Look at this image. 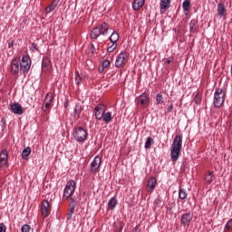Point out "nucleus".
I'll use <instances>...</instances> for the list:
<instances>
[{"label": "nucleus", "mask_w": 232, "mask_h": 232, "mask_svg": "<svg viewBox=\"0 0 232 232\" xmlns=\"http://www.w3.org/2000/svg\"><path fill=\"white\" fill-rule=\"evenodd\" d=\"M191 220H193V213H184L180 218V224H182L185 227H189Z\"/></svg>", "instance_id": "9b49d317"}, {"label": "nucleus", "mask_w": 232, "mask_h": 232, "mask_svg": "<svg viewBox=\"0 0 232 232\" xmlns=\"http://www.w3.org/2000/svg\"><path fill=\"white\" fill-rule=\"evenodd\" d=\"M10 110L15 115H23V113H24L23 107L21 106V104H19L17 102H14L13 104H11Z\"/></svg>", "instance_id": "4468645a"}, {"label": "nucleus", "mask_w": 232, "mask_h": 232, "mask_svg": "<svg viewBox=\"0 0 232 232\" xmlns=\"http://www.w3.org/2000/svg\"><path fill=\"white\" fill-rule=\"evenodd\" d=\"M54 10H55V5H53V4H52L51 5L46 7V9H45L47 14H50V13L53 12Z\"/></svg>", "instance_id": "4c0bfd02"}, {"label": "nucleus", "mask_w": 232, "mask_h": 232, "mask_svg": "<svg viewBox=\"0 0 232 232\" xmlns=\"http://www.w3.org/2000/svg\"><path fill=\"white\" fill-rule=\"evenodd\" d=\"M14 46V42L8 44V48H12Z\"/></svg>", "instance_id": "864d4df0"}, {"label": "nucleus", "mask_w": 232, "mask_h": 232, "mask_svg": "<svg viewBox=\"0 0 232 232\" xmlns=\"http://www.w3.org/2000/svg\"><path fill=\"white\" fill-rule=\"evenodd\" d=\"M154 205L157 207V208H162V200H160V198H157L155 200H154Z\"/></svg>", "instance_id": "e433bc0d"}, {"label": "nucleus", "mask_w": 232, "mask_h": 232, "mask_svg": "<svg viewBox=\"0 0 232 232\" xmlns=\"http://www.w3.org/2000/svg\"><path fill=\"white\" fill-rule=\"evenodd\" d=\"M99 72H100V73H102V72H104V67H100Z\"/></svg>", "instance_id": "5fc2aeb1"}, {"label": "nucleus", "mask_w": 232, "mask_h": 232, "mask_svg": "<svg viewBox=\"0 0 232 232\" xmlns=\"http://www.w3.org/2000/svg\"><path fill=\"white\" fill-rule=\"evenodd\" d=\"M75 191V181L69 180L67 181L65 188L63 189V200H68V198H71L72 195H73V192Z\"/></svg>", "instance_id": "423d86ee"}, {"label": "nucleus", "mask_w": 232, "mask_h": 232, "mask_svg": "<svg viewBox=\"0 0 232 232\" xmlns=\"http://www.w3.org/2000/svg\"><path fill=\"white\" fill-rule=\"evenodd\" d=\"M118 226H119L118 231L122 232V223H118Z\"/></svg>", "instance_id": "09e8293b"}, {"label": "nucleus", "mask_w": 232, "mask_h": 232, "mask_svg": "<svg viewBox=\"0 0 232 232\" xmlns=\"http://www.w3.org/2000/svg\"><path fill=\"white\" fill-rule=\"evenodd\" d=\"M138 104L141 106H150V94L143 92L138 97Z\"/></svg>", "instance_id": "ddd939ff"}, {"label": "nucleus", "mask_w": 232, "mask_h": 232, "mask_svg": "<svg viewBox=\"0 0 232 232\" xmlns=\"http://www.w3.org/2000/svg\"><path fill=\"white\" fill-rule=\"evenodd\" d=\"M108 66H110V61L109 60H105L102 62V68H108Z\"/></svg>", "instance_id": "a19ab883"}, {"label": "nucleus", "mask_w": 232, "mask_h": 232, "mask_svg": "<svg viewBox=\"0 0 232 232\" xmlns=\"http://www.w3.org/2000/svg\"><path fill=\"white\" fill-rule=\"evenodd\" d=\"M148 191L149 193H153L155 191V188H157V179L155 177H151L148 181Z\"/></svg>", "instance_id": "f3484780"}, {"label": "nucleus", "mask_w": 232, "mask_h": 232, "mask_svg": "<svg viewBox=\"0 0 232 232\" xmlns=\"http://www.w3.org/2000/svg\"><path fill=\"white\" fill-rule=\"evenodd\" d=\"M102 162V160L99 156H95L90 164L91 172H92L94 175L96 173H99V171H101Z\"/></svg>", "instance_id": "6e6552de"}, {"label": "nucleus", "mask_w": 232, "mask_h": 232, "mask_svg": "<svg viewBox=\"0 0 232 232\" xmlns=\"http://www.w3.org/2000/svg\"><path fill=\"white\" fill-rule=\"evenodd\" d=\"M179 198H180V200H186V198H188V192L186 191V189H179Z\"/></svg>", "instance_id": "393cba45"}, {"label": "nucleus", "mask_w": 232, "mask_h": 232, "mask_svg": "<svg viewBox=\"0 0 232 232\" xmlns=\"http://www.w3.org/2000/svg\"><path fill=\"white\" fill-rule=\"evenodd\" d=\"M30 153H32V149H30V147H26L22 151V159L26 160L28 157H30Z\"/></svg>", "instance_id": "4be33fe9"}, {"label": "nucleus", "mask_w": 232, "mask_h": 232, "mask_svg": "<svg viewBox=\"0 0 232 232\" xmlns=\"http://www.w3.org/2000/svg\"><path fill=\"white\" fill-rule=\"evenodd\" d=\"M82 111V107L80 104H76L73 110L74 118L79 119L81 117Z\"/></svg>", "instance_id": "412c9836"}, {"label": "nucleus", "mask_w": 232, "mask_h": 232, "mask_svg": "<svg viewBox=\"0 0 232 232\" xmlns=\"http://www.w3.org/2000/svg\"><path fill=\"white\" fill-rule=\"evenodd\" d=\"M51 210L52 207H50V202H48V200L46 199L44 200L41 208L43 217H48V215H50Z\"/></svg>", "instance_id": "2eb2a0df"}, {"label": "nucleus", "mask_w": 232, "mask_h": 232, "mask_svg": "<svg viewBox=\"0 0 232 232\" xmlns=\"http://www.w3.org/2000/svg\"><path fill=\"white\" fill-rule=\"evenodd\" d=\"M69 213H70L71 215H73V213H75V207H74V205H72V207H71Z\"/></svg>", "instance_id": "49530a36"}, {"label": "nucleus", "mask_w": 232, "mask_h": 232, "mask_svg": "<svg viewBox=\"0 0 232 232\" xmlns=\"http://www.w3.org/2000/svg\"><path fill=\"white\" fill-rule=\"evenodd\" d=\"M109 209H115L117 208V198H111L108 202Z\"/></svg>", "instance_id": "a878e982"}, {"label": "nucleus", "mask_w": 232, "mask_h": 232, "mask_svg": "<svg viewBox=\"0 0 232 232\" xmlns=\"http://www.w3.org/2000/svg\"><path fill=\"white\" fill-rule=\"evenodd\" d=\"M72 137L76 142H84L88 139V131L82 127L73 129Z\"/></svg>", "instance_id": "20e7f679"}, {"label": "nucleus", "mask_w": 232, "mask_h": 232, "mask_svg": "<svg viewBox=\"0 0 232 232\" xmlns=\"http://www.w3.org/2000/svg\"><path fill=\"white\" fill-rule=\"evenodd\" d=\"M189 6H191V2L189 0H184L182 3L184 12H189Z\"/></svg>", "instance_id": "c756f323"}, {"label": "nucleus", "mask_w": 232, "mask_h": 232, "mask_svg": "<svg viewBox=\"0 0 232 232\" xmlns=\"http://www.w3.org/2000/svg\"><path fill=\"white\" fill-rule=\"evenodd\" d=\"M75 82L77 84V86H79L81 84V79H79L78 77L75 78Z\"/></svg>", "instance_id": "8fccbe9b"}, {"label": "nucleus", "mask_w": 232, "mask_h": 232, "mask_svg": "<svg viewBox=\"0 0 232 232\" xmlns=\"http://www.w3.org/2000/svg\"><path fill=\"white\" fill-rule=\"evenodd\" d=\"M156 104H158V105L164 104V96H162V92L157 93Z\"/></svg>", "instance_id": "cd10ccee"}, {"label": "nucleus", "mask_w": 232, "mask_h": 232, "mask_svg": "<svg viewBox=\"0 0 232 232\" xmlns=\"http://www.w3.org/2000/svg\"><path fill=\"white\" fill-rule=\"evenodd\" d=\"M31 229H32V227H30V225L25 224V225L22 226L21 232H30Z\"/></svg>", "instance_id": "473e14b6"}, {"label": "nucleus", "mask_w": 232, "mask_h": 232, "mask_svg": "<svg viewBox=\"0 0 232 232\" xmlns=\"http://www.w3.org/2000/svg\"><path fill=\"white\" fill-rule=\"evenodd\" d=\"M171 61H173V57H169L165 60L166 64H170Z\"/></svg>", "instance_id": "a18cd8bd"}, {"label": "nucleus", "mask_w": 232, "mask_h": 232, "mask_svg": "<svg viewBox=\"0 0 232 232\" xmlns=\"http://www.w3.org/2000/svg\"><path fill=\"white\" fill-rule=\"evenodd\" d=\"M168 111L169 113H171V111H173V103H171L169 107H168Z\"/></svg>", "instance_id": "de8ad7c7"}, {"label": "nucleus", "mask_w": 232, "mask_h": 232, "mask_svg": "<svg viewBox=\"0 0 232 232\" xmlns=\"http://www.w3.org/2000/svg\"><path fill=\"white\" fill-rule=\"evenodd\" d=\"M145 0H133L132 8L133 10H140L142 6H144Z\"/></svg>", "instance_id": "6ab92c4d"}, {"label": "nucleus", "mask_w": 232, "mask_h": 232, "mask_svg": "<svg viewBox=\"0 0 232 232\" xmlns=\"http://www.w3.org/2000/svg\"><path fill=\"white\" fill-rule=\"evenodd\" d=\"M128 57L129 54L126 52H121L120 53L115 60V67L116 68H121V66H124L126 63H128Z\"/></svg>", "instance_id": "1a4fd4ad"}, {"label": "nucleus", "mask_w": 232, "mask_h": 232, "mask_svg": "<svg viewBox=\"0 0 232 232\" xmlns=\"http://www.w3.org/2000/svg\"><path fill=\"white\" fill-rule=\"evenodd\" d=\"M91 52L92 53H97V49H95V45L93 44L91 45Z\"/></svg>", "instance_id": "c03bdc74"}, {"label": "nucleus", "mask_w": 232, "mask_h": 232, "mask_svg": "<svg viewBox=\"0 0 232 232\" xmlns=\"http://www.w3.org/2000/svg\"><path fill=\"white\" fill-rule=\"evenodd\" d=\"M31 50L32 52H39V48H37V44H35L34 43L31 44Z\"/></svg>", "instance_id": "ea45409f"}, {"label": "nucleus", "mask_w": 232, "mask_h": 232, "mask_svg": "<svg viewBox=\"0 0 232 232\" xmlns=\"http://www.w3.org/2000/svg\"><path fill=\"white\" fill-rule=\"evenodd\" d=\"M180 151H182V136L176 135L170 150V159L172 162H177V160H179Z\"/></svg>", "instance_id": "f257e3e1"}, {"label": "nucleus", "mask_w": 232, "mask_h": 232, "mask_svg": "<svg viewBox=\"0 0 232 232\" xmlns=\"http://www.w3.org/2000/svg\"><path fill=\"white\" fill-rule=\"evenodd\" d=\"M52 106V103H46L44 102V105H43V110L44 111H48V110H50V107Z\"/></svg>", "instance_id": "58836bf2"}, {"label": "nucleus", "mask_w": 232, "mask_h": 232, "mask_svg": "<svg viewBox=\"0 0 232 232\" xmlns=\"http://www.w3.org/2000/svg\"><path fill=\"white\" fill-rule=\"evenodd\" d=\"M102 119L105 124H110L111 122V112L108 111L104 113Z\"/></svg>", "instance_id": "5701e85b"}, {"label": "nucleus", "mask_w": 232, "mask_h": 232, "mask_svg": "<svg viewBox=\"0 0 232 232\" xmlns=\"http://www.w3.org/2000/svg\"><path fill=\"white\" fill-rule=\"evenodd\" d=\"M73 206L74 208L77 206V201L74 200L73 198H71L70 207H73Z\"/></svg>", "instance_id": "79ce46f5"}, {"label": "nucleus", "mask_w": 232, "mask_h": 232, "mask_svg": "<svg viewBox=\"0 0 232 232\" xmlns=\"http://www.w3.org/2000/svg\"><path fill=\"white\" fill-rule=\"evenodd\" d=\"M226 97V92L220 88H218L215 90L214 92V100H213V104L215 108H220L224 104V101Z\"/></svg>", "instance_id": "39448f33"}, {"label": "nucleus", "mask_w": 232, "mask_h": 232, "mask_svg": "<svg viewBox=\"0 0 232 232\" xmlns=\"http://www.w3.org/2000/svg\"><path fill=\"white\" fill-rule=\"evenodd\" d=\"M115 48H117V44H111V45L107 48V52L111 53V52L115 51Z\"/></svg>", "instance_id": "f704fd0d"}, {"label": "nucleus", "mask_w": 232, "mask_h": 232, "mask_svg": "<svg viewBox=\"0 0 232 232\" xmlns=\"http://www.w3.org/2000/svg\"><path fill=\"white\" fill-rule=\"evenodd\" d=\"M227 12V11L226 10V5L222 3H219L218 5V15L219 17H224L226 15Z\"/></svg>", "instance_id": "a211bd4d"}, {"label": "nucleus", "mask_w": 232, "mask_h": 232, "mask_svg": "<svg viewBox=\"0 0 232 232\" xmlns=\"http://www.w3.org/2000/svg\"><path fill=\"white\" fill-rule=\"evenodd\" d=\"M171 6V0H160V14H164L167 10H169Z\"/></svg>", "instance_id": "dca6fc26"}, {"label": "nucleus", "mask_w": 232, "mask_h": 232, "mask_svg": "<svg viewBox=\"0 0 232 232\" xmlns=\"http://www.w3.org/2000/svg\"><path fill=\"white\" fill-rule=\"evenodd\" d=\"M111 43L117 44V41H119V33L113 32L110 36Z\"/></svg>", "instance_id": "bb28decb"}, {"label": "nucleus", "mask_w": 232, "mask_h": 232, "mask_svg": "<svg viewBox=\"0 0 232 232\" xmlns=\"http://www.w3.org/2000/svg\"><path fill=\"white\" fill-rule=\"evenodd\" d=\"M109 31L110 24H108L106 22H103L91 31L90 38L93 40L99 39L101 35H108Z\"/></svg>", "instance_id": "f03ea898"}, {"label": "nucleus", "mask_w": 232, "mask_h": 232, "mask_svg": "<svg viewBox=\"0 0 232 232\" xmlns=\"http://www.w3.org/2000/svg\"><path fill=\"white\" fill-rule=\"evenodd\" d=\"M20 66V75H24L26 77L28 72H30V68L32 67V59H30L29 55H24L19 63Z\"/></svg>", "instance_id": "7ed1b4c3"}, {"label": "nucleus", "mask_w": 232, "mask_h": 232, "mask_svg": "<svg viewBox=\"0 0 232 232\" xmlns=\"http://www.w3.org/2000/svg\"><path fill=\"white\" fill-rule=\"evenodd\" d=\"M215 179V175H213V171H208L205 176V180L208 184H211Z\"/></svg>", "instance_id": "b1692460"}, {"label": "nucleus", "mask_w": 232, "mask_h": 232, "mask_svg": "<svg viewBox=\"0 0 232 232\" xmlns=\"http://www.w3.org/2000/svg\"><path fill=\"white\" fill-rule=\"evenodd\" d=\"M0 232H6V226L3 223H0Z\"/></svg>", "instance_id": "37998d69"}, {"label": "nucleus", "mask_w": 232, "mask_h": 232, "mask_svg": "<svg viewBox=\"0 0 232 232\" xmlns=\"http://www.w3.org/2000/svg\"><path fill=\"white\" fill-rule=\"evenodd\" d=\"M9 71L12 73V75H14L15 77L19 76V73H21V66L19 65V59L17 57H14L9 65Z\"/></svg>", "instance_id": "0eeeda50"}, {"label": "nucleus", "mask_w": 232, "mask_h": 232, "mask_svg": "<svg viewBox=\"0 0 232 232\" xmlns=\"http://www.w3.org/2000/svg\"><path fill=\"white\" fill-rule=\"evenodd\" d=\"M201 101H202V98L200 97V94H198V93L196 94L194 97V102L196 104H200Z\"/></svg>", "instance_id": "c9c22d12"}, {"label": "nucleus", "mask_w": 232, "mask_h": 232, "mask_svg": "<svg viewBox=\"0 0 232 232\" xmlns=\"http://www.w3.org/2000/svg\"><path fill=\"white\" fill-rule=\"evenodd\" d=\"M72 215H73V214L68 213V214H67V220H72Z\"/></svg>", "instance_id": "603ef678"}, {"label": "nucleus", "mask_w": 232, "mask_h": 232, "mask_svg": "<svg viewBox=\"0 0 232 232\" xmlns=\"http://www.w3.org/2000/svg\"><path fill=\"white\" fill-rule=\"evenodd\" d=\"M6 166H8V151L6 150H3L0 152V168L5 169Z\"/></svg>", "instance_id": "f8f14e48"}, {"label": "nucleus", "mask_w": 232, "mask_h": 232, "mask_svg": "<svg viewBox=\"0 0 232 232\" xmlns=\"http://www.w3.org/2000/svg\"><path fill=\"white\" fill-rule=\"evenodd\" d=\"M42 68H50V60L44 59L42 61Z\"/></svg>", "instance_id": "72a5a7b5"}, {"label": "nucleus", "mask_w": 232, "mask_h": 232, "mask_svg": "<svg viewBox=\"0 0 232 232\" xmlns=\"http://www.w3.org/2000/svg\"><path fill=\"white\" fill-rule=\"evenodd\" d=\"M131 232H140V230H139V227H135L132 228Z\"/></svg>", "instance_id": "3c124183"}, {"label": "nucleus", "mask_w": 232, "mask_h": 232, "mask_svg": "<svg viewBox=\"0 0 232 232\" xmlns=\"http://www.w3.org/2000/svg\"><path fill=\"white\" fill-rule=\"evenodd\" d=\"M53 101V94H52V92H48L44 98V102H46L48 104H52Z\"/></svg>", "instance_id": "7c9ffc66"}, {"label": "nucleus", "mask_w": 232, "mask_h": 232, "mask_svg": "<svg viewBox=\"0 0 232 232\" xmlns=\"http://www.w3.org/2000/svg\"><path fill=\"white\" fill-rule=\"evenodd\" d=\"M197 24H198V20L192 19L189 23V32L191 34H197Z\"/></svg>", "instance_id": "aec40b11"}, {"label": "nucleus", "mask_w": 232, "mask_h": 232, "mask_svg": "<svg viewBox=\"0 0 232 232\" xmlns=\"http://www.w3.org/2000/svg\"><path fill=\"white\" fill-rule=\"evenodd\" d=\"M231 229H232V218L229 219L227 222V224L225 225L224 231L225 232H229V231H231Z\"/></svg>", "instance_id": "2f4dec72"}, {"label": "nucleus", "mask_w": 232, "mask_h": 232, "mask_svg": "<svg viewBox=\"0 0 232 232\" xmlns=\"http://www.w3.org/2000/svg\"><path fill=\"white\" fill-rule=\"evenodd\" d=\"M93 111L95 114V119H97V121H102V117H104V113L106 111V106H104V104L100 103L95 106Z\"/></svg>", "instance_id": "9d476101"}, {"label": "nucleus", "mask_w": 232, "mask_h": 232, "mask_svg": "<svg viewBox=\"0 0 232 232\" xmlns=\"http://www.w3.org/2000/svg\"><path fill=\"white\" fill-rule=\"evenodd\" d=\"M155 141L153 140V138L151 137H148L146 141H145V145L144 148L145 150H150V148H151V145L154 143Z\"/></svg>", "instance_id": "c85d7f7f"}]
</instances>
